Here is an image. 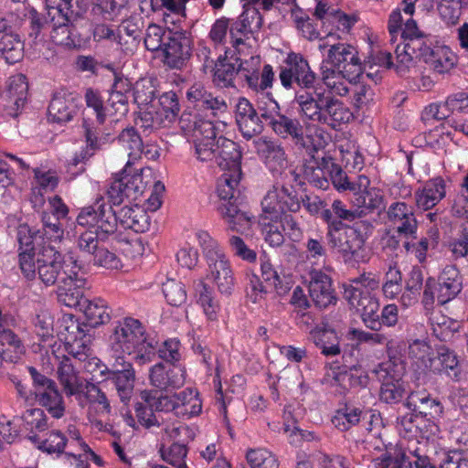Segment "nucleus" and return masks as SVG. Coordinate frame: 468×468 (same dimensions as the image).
I'll return each instance as SVG.
<instances>
[{
	"mask_svg": "<svg viewBox=\"0 0 468 468\" xmlns=\"http://www.w3.org/2000/svg\"><path fill=\"white\" fill-rule=\"evenodd\" d=\"M295 102L303 118L313 122L328 125L335 130L339 129L342 124L347 123L353 118V113L342 101L318 88L314 89L313 91L305 90L297 93Z\"/></svg>",
	"mask_w": 468,
	"mask_h": 468,
	"instance_id": "nucleus-1",
	"label": "nucleus"
},
{
	"mask_svg": "<svg viewBox=\"0 0 468 468\" xmlns=\"http://www.w3.org/2000/svg\"><path fill=\"white\" fill-rule=\"evenodd\" d=\"M77 222L89 229L79 234L78 247L90 255L99 249L98 241L106 240L117 230V217L112 207H106L103 197H98L89 207H83L77 217Z\"/></svg>",
	"mask_w": 468,
	"mask_h": 468,
	"instance_id": "nucleus-2",
	"label": "nucleus"
},
{
	"mask_svg": "<svg viewBox=\"0 0 468 468\" xmlns=\"http://www.w3.org/2000/svg\"><path fill=\"white\" fill-rule=\"evenodd\" d=\"M52 42L68 48L81 47L83 38L76 31L75 22L88 10L83 0H46Z\"/></svg>",
	"mask_w": 468,
	"mask_h": 468,
	"instance_id": "nucleus-3",
	"label": "nucleus"
},
{
	"mask_svg": "<svg viewBox=\"0 0 468 468\" xmlns=\"http://www.w3.org/2000/svg\"><path fill=\"white\" fill-rule=\"evenodd\" d=\"M110 346L117 355L136 354L135 360L145 364L154 357V347L147 339L145 330L138 319L125 317L116 322L110 335Z\"/></svg>",
	"mask_w": 468,
	"mask_h": 468,
	"instance_id": "nucleus-4",
	"label": "nucleus"
},
{
	"mask_svg": "<svg viewBox=\"0 0 468 468\" xmlns=\"http://www.w3.org/2000/svg\"><path fill=\"white\" fill-rule=\"evenodd\" d=\"M463 290V277L455 265H446L438 279L428 277L423 287L422 304L433 307L435 300L443 305L453 300Z\"/></svg>",
	"mask_w": 468,
	"mask_h": 468,
	"instance_id": "nucleus-5",
	"label": "nucleus"
},
{
	"mask_svg": "<svg viewBox=\"0 0 468 468\" xmlns=\"http://www.w3.org/2000/svg\"><path fill=\"white\" fill-rule=\"evenodd\" d=\"M179 124L183 131L192 134L197 158L201 162L213 161L217 141L215 124L191 112H183L179 118Z\"/></svg>",
	"mask_w": 468,
	"mask_h": 468,
	"instance_id": "nucleus-6",
	"label": "nucleus"
},
{
	"mask_svg": "<svg viewBox=\"0 0 468 468\" xmlns=\"http://www.w3.org/2000/svg\"><path fill=\"white\" fill-rule=\"evenodd\" d=\"M326 232L327 243L346 261H364L366 260L365 239L361 230L346 223H335Z\"/></svg>",
	"mask_w": 468,
	"mask_h": 468,
	"instance_id": "nucleus-7",
	"label": "nucleus"
},
{
	"mask_svg": "<svg viewBox=\"0 0 468 468\" xmlns=\"http://www.w3.org/2000/svg\"><path fill=\"white\" fill-rule=\"evenodd\" d=\"M64 256L53 245H43L37 252V269L38 279L46 285H58L70 274L69 257Z\"/></svg>",
	"mask_w": 468,
	"mask_h": 468,
	"instance_id": "nucleus-8",
	"label": "nucleus"
},
{
	"mask_svg": "<svg viewBox=\"0 0 468 468\" xmlns=\"http://www.w3.org/2000/svg\"><path fill=\"white\" fill-rule=\"evenodd\" d=\"M302 196L292 186H273L261 200L262 220L277 222L283 213H297L301 209Z\"/></svg>",
	"mask_w": 468,
	"mask_h": 468,
	"instance_id": "nucleus-9",
	"label": "nucleus"
},
{
	"mask_svg": "<svg viewBox=\"0 0 468 468\" xmlns=\"http://www.w3.org/2000/svg\"><path fill=\"white\" fill-rule=\"evenodd\" d=\"M28 372L33 382V389L29 392L30 395H34L38 405L43 407L53 418H62L66 407L57 383L39 373L33 367H28Z\"/></svg>",
	"mask_w": 468,
	"mask_h": 468,
	"instance_id": "nucleus-10",
	"label": "nucleus"
},
{
	"mask_svg": "<svg viewBox=\"0 0 468 468\" xmlns=\"http://www.w3.org/2000/svg\"><path fill=\"white\" fill-rule=\"evenodd\" d=\"M186 99L193 105L194 111H185L198 114L204 121H211L214 124L216 119L228 112V103L224 97L214 95L202 83H194L186 91Z\"/></svg>",
	"mask_w": 468,
	"mask_h": 468,
	"instance_id": "nucleus-11",
	"label": "nucleus"
},
{
	"mask_svg": "<svg viewBox=\"0 0 468 468\" xmlns=\"http://www.w3.org/2000/svg\"><path fill=\"white\" fill-rule=\"evenodd\" d=\"M126 168L108 187L106 195L111 205L108 206L105 202L106 207L112 208V206H120L125 199L136 201L144 195L146 185L144 183L142 174L129 175L126 173Z\"/></svg>",
	"mask_w": 468,
	"mask_h": 468,
	"instance_id": "nucleus-12",
	"label": "nucleus"
},
{
	"mask_svg": "<svg viewBox=\"0 0 468 468\" xmlns=\"http://www.w3.org/2000/svg\"><path fill=\"white\" fill-rule=\"evenodd\" d=\"M235 64L239 70L238 78L243 80L252 90L263 93L267 89L272 87L274 80L272 67L266 64L260 70L261 59L259 57H251L247 60L237 58Z\"/></svg>",
	"mask_w": 468,
	"mask_h": 468,
	"instance_id": "nucleus-13",
	"label": "nucleus"
},
{
	"mask_svg": "<svg viewBox=\"0 0 468 468\" xmlns=\"http://www.w3.org/2000/svg\"><path fill=\"white\" fill-rule=\"evenodd\" d=\"M101 375H107L106 380H111L117 391L120 399L128 402L134 389L135 371L131 362L123 356L117 355L110 367L101 371Z\"/></svg>",
	"mask_w": 468,
	"mask_h": 468,
	"instance_id": "nucleus-14",
	"label": "nucleus"
},
{
	"mask_svg": "<svg viewBox=\"0 0 468 468\" xmlns=\"http://www.w3.org/2000/svg\"><path fill=\"white\" fill-rule=\"evenodd\" d=\"M328 62L347 80L356 81L362 74V64L356 48L348 44L337 43L330 46Z\"/></svg>",
	"mask_w": 468,
	"mask_h": 468,
	"instance_id": "nucleus-15",
	"label": "nucleus"
},
{
	"mask_svg": "<svg viewBox=\"0 0 468 468\" xmlns=\"http://www.w3.org/2000/svg\"><path fill=\"white\" fill-rule=\"evenodd\" d=\"M71 264L69 279L63 280L57 286L58 301L65 306L80 308L86 297H84L83 287L86 279L79 276V271L83 268L82 264L74 256L69 257Z\"/></svg>",
	"mask_w": 468,
	"mask_h": 468,
	"instance_id": "nucleus-16",
	"label": "nucleus"
},
{
	"mask_svg": "<svg viewBox=\"0 0 468 468\" xmlns=\"http://www.w3.org/2000/svg\"><path fill=\"white\" fill-rule=\"evenodd\" d=\"M163 53L165 65L170 69H181L192 54L190 37L186 32L168 30Z\"/></svg>",
	"mask_w": 468,
	"mask_h": 468,
	"instance_id": "nucleus-17",
	"label": "nucleus"
},
{
	"mask_svg": "<svg viewBox=\"0 0 468 468\" xmlns=\"http://www.w3.org/2000/svg\"><path fill=\"white\" fill-rule=\"evenodd\" d=\"M269 127L281 138L290 137L299 149H305L314 157L313 153L317 150L312 146L311 138L304 136L303 127L298 119L291 118L280 112Z\"/></svg>",
	"mask_w": 468,
	"mask_h": 468,
	"instance_id": "nucleus-18",
	"label": "nucleus"
},
{
	"mask_svg": "<svg viewBox=\"0 0 468 468\" xmlns=\"http://www.w3.org/2000/svg\"><path fill=\"white\" fill-rule=\"evenodd\" d=\"M79 102L80 97L77 93L64 89L56 90L48 108V120L58 123L71 121L78 112Z\"/></svg>",
	"mask_w": 468,
	"mask_h": 468,
	"instance_id": "nucleus-19",
	"label": "nucleus"
},
{
	"mask_svg": "<svg viewBox=\"0 0 468 468\" xmlns=\"http://www.w3.org/2000/svg\"><path fill=\"white\" fill-rule=\"evenodd\" d=\"M431 41L427 35L410 38L403 47L397 45L395 48L398 71L402 73L413 63L415 58L423 59L424 62L432 52Z\"/></svg>",
	"mask_w": 468,
	"mask_h": 468,
	"instance_id": "nucleus-20",
	"label": "nucleus"
},
{
	"mask_svg": "<svg viewBox=\"0 0 468 468\" xmlns=\"http://www.w3.org/2000/svg\"><path fill=\"white\" fill-rule=\"evenodd\" d=\"M235 119L239 131L248 140L263 132L264 126L258 111L244 97L239 98L236 104Z\"/></svg>",
	"mask_w": 468,
	"mask_h": 468,
	"instance_id": "nucleus-21",
	"label": "nucleus"
},
{
	"mask_svg": "<svg viewBox=\"0 0 468 468\" xmlns=\"http://www.w3.org/2000/svg\"><path fill=\"white\" fill-rule=\"evenodd\" d=\"M208 266L207 276L217 285L218 290L229 295L234 287L233 271L224 252H221L207 261Z\"/></svg>",
	"mask_w": 468,
	"mask_h": 468,
	"instance_id": "nucleus-22",
	"label": "nucleus"
},
{
	"mask_svg": "<svg viewBox=\"0 0 468 468\" xmlns=\"http://www.w3.org/2000/svg\"><path fill=\"white\" fill-rule=\"evenodd\" d=\"M151 384L160 390L176 389L185 384V372L175 365L158 363L150 370Z\"/></svg>",
	"mask_w": 468,
	"mask_h": 468,
	"instance_id": "nucleus-23",
	"label": "nucleus"
},
{
	"mask_svg": "<svg viewBox=\"0 0 468 468\" xmlns=\"http://www.w3.org/2000/svg\"><path fill=\"white\" fill-rule=\"evenodd\" d=\"M309 295L314 304L326 308L336 302L331 278L321 271L312 270L309 273Z\"/></svg>",
	"mask_w": 468,
	"mask_h": 468,
	"instance_id": "nucleus-24",
	"label": "nucleus"
},
{
	"mask_svg": "<svg viewBox=\"0 0 468 468\" xmlns=\"http://www.w3.org/2000/svg\"><path fill=\"white\" fill-rule=\"evenodd\" d=\"M213 161L227 173H241V152L238 144L226 137L220 136L216 141Z\"/></svg>",
	"mask_w": 468,
	"mask_h": 468,
	"instance_id": "nucleus-25",
	"label": "nucleus"
},
{
	"mask_svg": "<svg viewBox=\"0 0 468 468\" xmlns=\"http://www.w3.org/2000/svg\"><path fill=\"white\" fill-rule=\"evenodd\" d=\"M58 379L67 397L80 396L84 391V379L75 369L72 361L63 356L57 368Z\"/></svg>",
	"mask_w": 468,
	"mask_h": 468,
	"instance_id": "nucleus-26",
	"label": "nucleus"
},
{
	"mask_svg": "<svg viewBox=\"0 0 468 468\" xmlns=\"http://www.w3.org/2000/svg\"><path fill=\"white\" fill-rule=\"evenodd\" d=\"M446 195V182L441 176L428 180L421 189L415 192L416 206L423 210L435 207Z\"/></svg>",
	"mask_w": 468,
	"mask_h": 468,
	"instance_id": "nucleus-27",
	"label": "nucleus"
},
{
	"mask_svg": "<svg viewBox=\"0 0 468 468\" xmlns=\"http://www.w3.org/2000/svg\"><path fill=\"white\" fill-rule=\"evenodd\" d=\"M428 371L433 374L446 375L454 381L461 378L462 368L455 353L449 348L441 347L437 356H433Z\"/></svg>",
	"mask_w": 468,
	"mask_h": 468,
	"instance_id": "nucleus-28",
	"label": "nucleus"
},
{
	"mask_svg": "<svg viewBox=\"0 0 468 468\" xmlns=\"http://www.w3.org/2000/svg\"><path fill=\"white\" fill-rule=\"evenodd\" d=\"M28 93V84L27 77L22 73L12 75L6 80V94L12 103V107L7 113L13 117H17L19 112L24 108Z\"/></svg>",
	"mask_w": 468,
	"mask_h": 468,
	"instance_id": "nucleus-29",
	"label": "nucleus"
},
{
	"mask_svg": "<svg viewBox=\"0 0 468 468\" xmlns=\"http://www.w3.org/2000/svg\"><path fill=\"white\" fill-rule=\"evenodd\" d=\"M143 22L141 18L130 17L118 25L119 48L125 53H133L141 41Z\"/></svg>",
	"mask_w": 468,
	"mask_h": 468,
	"instance_id": "nucleus-30",
	"label": "nucleus"
},
{
	"mask_svg": "<svg viewBox=\"0 0 468 468\" xmlns=\"http://www.w3.org/2000/svg\"><path fill=\"white\" fill-rule=\"evenodd\" d=\"M5 321L0 322V355L3 360L16 362L26 351L21 338L11 329L5 328Z\"/></svg>",
	"mask_w": 468,
	"mask_h": 468,
	"instance_id": "nucleus-31",
	"label": "nucleus"
},
{
	"mask_svg": "<svg viewBox=\"0 0 468 468\" xmlns=\"http://www.w3.org/2000/svg\"><path fill=\"white\" fill-rule=\"evenodd\" d=\"M79 309L84 314L86 318L84 323L90 330L108 323L111 319V310L107 303L101 298L93 300L85 298Z\"/></svg>",
	"mask_w": 468,
	"mask_h": 468,
	"instance_id": "nucleus-32",
	"label": "nucleus"
},
{
	"mask_svg": "<svg viewBox=\"0 0 468 468\" xmlns=\"http://www.w3.org/2000/svg\"><path fill=\"white\" fill-rule=\"evenodd\" d=\"M256 153L273 168L283 167L286 164V154L277 141L260 137L253 141Z\"/></svg>",
	"mask_w": 468,
	"mask_h": 468,
	"instance_id": "nucleus-33",
	"label": "nucleus"
},
{
	"mask_svg": "<svg viewBox=\"0 0 468 468\" xmlns=\"http://www.w3.org/2000/svg\"><path fill=\"white\" fill-rule=\"evenodd\" d=\"M115 215L117 222L119 221L124 229H133L136 233H143L149 228V216L138 206L135 207L125 206L118 213L115 212Z\"/></svg>",
	"mask_w": 468,
	"mask_h": 468,
	"instance_id": "nucleus-34",
	"label": "nucleus"
},
{
	"mask_svg": "<svg viewBox=\"0 0 468 468\" xmlns=\"http://www.w3.org/2000/svg\"><path fill=\"white\" fill-rule=\"evenodd\" d=\"M285 66L281 68L279 79L285 89H291L296 78L308 68L309 62L300 53L290 52L284 60Z\"/></svg>",
	"mask_w": 468,
	"mask_h": 468,
	"instance_id": "nucleus-35",
	"label": "nucleus"
},
{
	"mask_svg": "<svg viewBox=\"0 0 468 468\" xmlns=\"http://www.w3.org/2000/svg\"><path fill=\"white\" fill-rule=\"evenodd\" d=\"M285 66L281 68L279 79L285 89H291L296 78L308 68L309 62L300 53L290 52L284 60Z\"/></svg>",
	"mask_w": 468,
	"mask_h": 468,
	"instance_id": "nucleus-36",
	"label": "nucleus"
},
{
	"mask_svg": "<svg viewBox=\"0 0 468 468\" xmlns=\"http://www.w3.org/2000/svg\"><path fill=\"white\" fill-rule=\"evenodd\" d=\"M117 140L123 152L128 155L126 167L132 165L142 157L144 143L141 135L134 127L131 126L122 129Z\"/></svg>",
	"mask_w": 468,
	"mask_h": 468,
	"instance_id": "nucleus-37",
	"label": "nucleus"
},
{
	"mask_svg": "<svg viewBox=\"0 0 468 468\" xmlns=\"http://www.w3.org/2000/svg\"><path fill=\"white\" fill-rule=\"evenodd\" d=\"M218 210L229 229L232 231H242L250 225L251 217L248 212L243 211L237 203H222L218 205Z\"/></svg>",
	"mask_w": 468,
	"mask_h": 468,
	"instance_id": "nucleus-38",
	"label": "nucleus"
},
{
	"mask_svg": "<svg viewBox=\"0 0 468 468\" xmlns=\"http://www.w3.org/2000/svg\"><path fill=\"white\" fill-rule=\"evenodd\" d=\"M25 43L16 32L1 36L0 57L10 65L21 61L24 58Z\"/></svg>",
	"mask_w": 468,
	"mask_h": 468,
	"instance_id": "nucleus-39",
	"label": "nucleus"
},
{
	"mask_svg": "<svg viewBox=\"0 0 468 468\" xmlns=\"http://www.w3.org/2000/svg\"><path fill=\"white\" fill-rule=\"evenodd\" d=\"M177 417L189 419L197 416L202 410V401L197 390L185 388L176 393Z\"/></svg>",
	"mask_w": 468,
	"mask_h": 468,
	"instance_id": "nucleus-40",
	"label": "nucleus"
},
{
	"mask_svg": "<svg viewBox=\"0 0 468 468\" xmlns=\"http://www.w3.org/2000/svg\"><path fill=\"white\" fill-rule=\"evenodd\" d=\"M327 160L331 157L324 156L304 165V178L314 187L327 189L329 186L328 170L330 169Z\"/></svg>",
	"mask_w": 468,
	"mask_h": 468,
	"instance_id": "nucleus-41",
	"label": "nucleus"
},
{
	"mask_svg": "<svg viewBox=\"0 0 468 468\" xmlns=\"http://www.w3.org/2000/svg\"><path fill=\"white\" fill-rule=\"evenodd\" d=\"M430 68L439 74H444L452 69L456 63L457 58L453 52L446 46L434 47L432 52L426 58Z\"/></svg>",
	"mask_w": 468,
	"mask_h": 468,
	"instance_id": "nucleus-42",
	"label": "nucleus"
},
{
	"mask_svg": "<svg viewBox=\"0 0 468 468\" xmlns=\"http://www.w3.org/2000/svg\"><path fill=\"white\" fill-rule=\"evenodd\" d=\"M367 412L359 408L346 406L336 411L332 419L334 426L341 431H346L361 420H366Z\"/></svg>",
	"mask_w": 468,
	"mask_h": 468,
	"instance_id": "nucleus-43",
	"label": "nucleus"
},
{
	"mask_svg": "<svg viewBox=\"0 0 468 468\" xmlns=\"http://www.w3.org/2000/svg\"><path fill=\"white\" fill-rule=\"evenodd\" d=\"M241 177V173H227L224 172L217 182V194L220 199V204L230 203L236 204L237 193L236 187L238 186Z\"/></svg>",
	"mask_w": 468,
	"mask_h": 468,
	"instance_id": "nucleus-44",
	"label": "nucleus"
},
{
	"mask_svg": "<svg viewBox=\"0 0 468 468\" xmlns=\"http://www.w3.org/2000/svg\"><path fill=\"white\" fill-rule=\"evenodd\" d=\"M310 339L325 356H334L341 353L339 338L335 330L320 329L314 332Z\"/></svg>",
	"mask_w": 468,
	"mask_h": 468,
	"instance_id": "nucleus-45",
	"label": "nucleus"
},
{
	"mask_svg": "<svg viewBox=\"0 0 468 468\" xmlns=\"http://www.w3.org/2000/svg\"><path fill=\"white\" fill-rule=\"evenodd\" d=\"M141 400L154 407L155 411L172 412L177 417L176 393L172 396L158 394L156 390L144 389L140 393Z\"/></svg>",
	"mask_w": 468,
	"mask_h": 468,
	"instance_id": "nucleus-46",
	"label": "nucleus"
},
{
	"mask_svg": "<svg viewBox=\"0 0 468 468\" xmlns=\"http://www.w3.org/2000/svg\"><path fill=\"white\" fill-rule=\"evenodd\" d=\"M238 73L239 70H237L235 62L218 58L215 63L213 82L216 86L221 88L234 87V80L238 77Z\"/></svg>",
	"mask_w": 468,
	"mask_h": 468,
	"instance_id": "nucleus-47",
	"label": "nucleus"
},
{
	"mask_svg": "<svg viewBox=\"0 0 468 468\" xmlns=\"http://www.w3.org/2000/svg\"><path fill=\"white\" fill-rule=\"evenodd\" d=\"M344 298L360 314L378 301L369 292H365L360 287L353 284L345 287Z\"/></svg>",
	"mask_w": 468,
	"mask_h": 468,
	"instance_id": "nucleus-48",
	"label": "nucleus"
},
{
	"mask_svg": "<svg viewBox=\"0 0 468 468\" xmlns=\"http://www.w3.org/2000/svg\"><path fill=\"white\" fill-rule=\"evenodd\" d=\"M380 382H399L404 366L398 359H389L378 364L372 371Z\"/></svg>",
	"mask_w": 468,
	"mask_h": 468,
	"instance_id": "nucleus-49",
	"label": "nucleus"
},
{
	"mask_svg": "<svg viewBox=\"0 0 468 468\" xmlns=\"http://www.w3.org/2000/svg\"><path fill=\"white\" fill-rule=\"evenodd\" d=\"M409 356L418 369L427 370L432 361L431 347L424 341L415 340L409 346Z\"/></svg>",
	"mask_w": 468,
	"mask_h": 468,
	"instance_id": "nucleus-50",
	"label": "nucleus"
},
{
	"mask_svg": "<svg viewBox=\"0 0 468 468\" xmlns=\"http://www.w3.org/2000/svg\"><path fill=\"white\" fill-rule=\"evenodd\" d=\"M352 202L359 210L372 211L382 207L383 196L379 189L371 187L367 191H356Z\"/></svg>",
	"mask_w": 468,
	"mask_h": 468,
	"instance_id": "nucleus-51",
	"label": "nucleus"
},
{
	"mask_svg": "<svg viewBox=\"0 0 468 468\" xmlns=\"http://www.w3.org/2000/svg\"><path fill=\"white\" fill-rule=\"evenodd\" d=\"M43 227L40 229V239L42 245H48L52 242L60 241L64 235V230L59 223V219L54 216L44 213L42 216Z\"/></svg>",
	"mask_w": 468,
	"mask_h": 468,
	"instance_id": "nucleus-52",
	"label": "nucleus"
},
{
	"mask_svg": "<svg viewBox=\"0 0 468 468\" xmlns=\"http://www.w3.org/2000/svg\"><path fill=\"white\" fill-rule=\"evenodd\" d=\"M158 102L160 108L155 114L163 118L164 123L174 122L180 111L177 95L173 91L165 92L159 97Z\"/></svg>",
	"mask_w": 468,
	"mask_h": 468,
	"instance_id": "nucleus-53",
	"label": "nucleus"
},
{
	"mask_svg": "<svg viewBox=\"0 0 468 468\" xmlns=\"http://www.w3.org/2000/svg\"><path fill=\"white\" fill-rule=\"evenodd\" d=\"M155 81L152 78H143L135 82L133 98L138 105H147L154 101L157 91Z\"/></svg>",
	"mask_w": 468,
	"mask_h": 468,
	"instance_id": "nucleus-54",
	"label": "nucleus"
},
{
	"mask_svg": "<svg viewBox=\"0 0 468 468\" xmlns=\"http://www.w3.org/2000/svg\"><path fill=\"white\" fill-rule=\"evenodd\" d=\"M40 229L32 230L28 225H20L17 229V241L21 251H38L42 247L40 243Z\"/></svg>",
	"mask_w": 468,
	"mask_h": 468,
	"instance_id": "nucleus-55",
	"label": "nucleus"
},
{
	"mask_svg": "<svg viewBox=\"0 0 468 468\" xmlns=\"http://www.w3.org/2000/svg\"><path fill=\"white\" fill-rule=\"evenodd\" d=\"M246 298L252 303H260L266 298L267 290L260 277L251 271L245 272Z\"/></svg>",
	"mask_w": 468,
	"mask_h": 468,
	"instance_id": "nucleus-56",
	"label": "nucleus"
},
{
	"mask_svg": "<svg viewBox=\"0 0 468 468\" xmlns=\"http://www.w3.org/2000/svg\"><path fill=\"white\" fill-rule=\"evenodd\" d=\"M163 292L167 303L173 306H180L186 301L185 285L179 281L168 279L163 284Z\"/></svg>",
	"mask_w": 468,
	"mask_h": 468,
	"instance_id": "nucleus-57",
	"label": "nucleus"
},
{
	"mask_svg": "<svg viewBox=\"0 0 468 468\" xmlns=\"http://www.w3.org/2000/svg\"><path fill=\"white\" fill-rule=\"evenodd\" d=\"M196 292L198 294L197 302L203 307L206 315L209 320H215L218 305L214 301L212 290L202 281H199L196 286Z\"/></svg>",
	"mask_w": 468,
	"mask_h": 468,
	"instance_id": "nucleus-58",
	"label": "nucleus"
},
{
	"mask_svg": "<svg viewBox=\"0 0 468 468\" xmlns=\"http://www.w3.org/2000/svg\"><path fill=\"white\" fill-rule=\"evenodd\" d=\"M247 460L251 468H278L276 457L265 449L250 450Z\"/></svg>",
	"mask_w": 468,
	"mask_h": 468,
	"instance_id": "nucleus-59",
	"label": "nucleus"
},
{
	"mask_svg": "<svg viewBox=\"0 0 468 468\" xmlns=\"http://www.w3.org/2000/svg\"><path fill=\"white\" fill-rule=\"evenodd\" d=\"M168 30L156 24H151L146 29L144 46L150 51H157L165 48Z\"/></svg>",
	"mask_w": 468,
	"mask_h": 468,
	"instance_id": "nucleus-60",
	"label": "nucleus"
},
{
	"mask_svg": "<svg viewBox=\"0 0 468 468\" xmlns=\"http://www.w3.org/2000/svg\"><path fill=\"white\" fill-rule=\"evenodd\" d=\"M408 465H410V462L401 451H395L394 453L387 452L373 460L374 468H406Z\"/></svg>",
	"mask_w": 468,
	"mask_h": 468,
	"instance_id": "nucleus-61",
	"label": "nucleus"
},
{
	"mask_svg": "<svg viewBox=\"0 0 468 468\" xmlns=\"http://www.w3.org/2000/svg\"><path fill=\"white\" fill-rule=\"evenodd\" d=\"M84 98L87 107L92 109L96 113L98 123H104L105 118L110 112V109L107 107V105H104L100 92L91 88H89L85 91Z\"/></svg>",
	"mask_w": 468,
	"mask_h": 468,
	"instance_id": "nucleus-62",
	"label": "nucleus"
},
{
	"mask_svg": "<svg viewBox=\"0 0 468 468\" xmlns=\"http://www.w3.org/2000/svg\"><path fill=\"white\" fill-rule=\"evenodd\" d=\"M277 221L280 222L284 235L291 240L298 242L302 239L303 231L299 220L292 213H283L277 217Z\"/></svg>",
	"mask_w": 468,
	"mask_h": 468,
	"instance_id": "nucleus-63",
	"label": "nucleus"
},
{
	"mask_svg": "<svg viewBox=\"0 0 468 468\" xmlns=\"http://www.w3.org/2000/svg\"><path fill=\"white\" fill-rule=\"evenodd\" d=\"M452 258L458 261L468 256V229L463 227L458 235L447 243Z\"/></svg>",
	"mask_w": 468,
	"mask_h": 468,
	"instance_id": "nucleus-64",
	"label": "nucleus"
}]
</instances>
